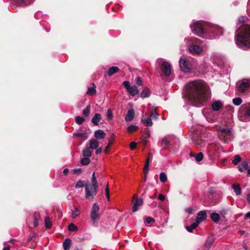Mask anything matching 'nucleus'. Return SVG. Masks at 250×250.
Segmentation results:
<instances>
[{
	"label": "nucleus",
	"mask_w": 250,
	"mask_h": 250,
	"mask_svg": "<svg viewBox=\"0 0 250 250\" xmlns=\"http://www.w3.org/2000/svg\"><path fill=\"white\" fill-rule=\"evenodd\" d=\"M136 143H135V142H132L130 144V148L131 150H133L136 148Z\"/></svg>",
	"instance_id": "55"
},
{
	"label": "nucleus",
	"mask_w": 250,
	"mask_h": 250,
	"mask_svg": "<svg viewBox=\"0 0 250 250\" xmlns=\"http://www.w3.org/2000/svg\"><path fill=\"white\" fill-rule=\"evenodd\" d=\"M190 41L192 42V44L188 45L189 51L193 54H201L203 51V48L199 46L201 43V40L197 38H191Z\"/></svg>",
	"instance_id": "4"
},
{
	"label": "nucleus",
	"mask_w": 250,
	"mask_h": 250,
	"mask_svg": "<svg viewBox=\"0 0 250 250\" xmlns=\"http://www.w3.org/2000/svg\"><path fill=\"white\" fill-rule=\"evenodd\" d=\"M69 171V169L68 168H64L63 171V173L65 174V175H67L68 172Z\"/></svg>",
	"instance_id": "62"
},
{
	"label": "nucleus",
	"mask_w": 250,
	"mask_h": 250,
	"mask_svg": "<svg viewBox=\"0 0 250 250\" xmlns=\"http://www.w3.org/2000/svg\"><path fill=\"white\" fill-rule=\"evenodd\" d=\"M160 68L166 76H169L171 73V65L167 62H163L160 66Z\"/></svg>",
	"instance_id": "11"
},
{
	"label": "nucleus",
	"mask_w": 250,
	"mask_h": 250,
	"mask_svg": "<svg viewBox=\"0 0 250 250\" xmlns=\"http://www.w3.org/2000/svg\"><path fill=\"white\" fill-rule=\"evenodd\" d=\"M114 138L115 135L114 134H112L108 140V146H111L114 140Z\"/></svg>",
	"instance_id": "51"
},
{
	"label": "nucleus",
	"mask_w": 250,
	"mask_h": 250,
	"mask_svg": "<svg viewBox=\"0 0 250 250\" xmlns=\"http://www.w3.org/2000/svg\"><path fill=\"white\" fill-rule=\"evenodd\" d=\"M45 224L47 229H50L52 227V223L51 219L49 217H46L45 218Z\"/></svg>",
	"instance_id": "32"
},
{
	"label": "nucleus",
	"mask_w": 250,
	"mask_h": 250,
	"mask_svg": "<svg viewBox=\"0 0 250 250\" xmlns=\"http://www.w3.org/2000/svg\"><path fill=\"white\" fill-rule=\"evenodd\" d=\"M193 141L194 142V143L197 146H201L202 143H203V141L201 139H198L197 140H195V136H193L192 137Z\"/></svg>",
	"instance_id": "41"
},
{
	"label": "nucleus",
	"mask_w": 250,
	"mask_h": 250,
	"mask_svg": "<svg viewBox=\"0 0 250 250\" xmlns=\"http://www.w3.org/2000/svg\"><path fill=\"white\" fill-rule=\"evenodd\" d=\"M232 102L234 104L236 105H239L241 104L242 100L241 98L238 97L234 98L232 100Z\"/></svg>",
	"instance_id": "40"
},
{
	"label": "nucleus",
	"mask_w": 250,
	"mask_h": 250,
	"mask_svg": "<svg viewBox=\"0 0 250 250\" xmlns=\"http://www.w3.org/2000/svg\"><path fill=\"white\" fill-rule=\"evenodd\" d=\"M160 180L162 183H165L167 180V176L165 172L160 174Z\"/></svg>",
	"instance_id": "38"
},
{
	"label": "nucleus",
	"mask_w": 250,
	"mask_h": 250,
	"mask_svg": "<svg viewBox=\"0 0 250 250\" xmlns=\"http://www.w3.org/2000/svg\"><path fill=\"white\" fill-rule=\"evenodd\" d=\"M152 159V154L150 153H149L148 157L146 161L144 167V172L146 175L149 170V166L150 160Z\"/></svg>",
	"instance_id": "18"
},
{
	"label": "nucleus",
	"mask_w": 250,
	"mask_h": 250,
	"mask_svg": "<svg viewBox=\"0 0 250 250\" xmlns=\"http://www.w3.org/2000/svg\"><path fill=\"white\" fill-rule=\"evenodd\" d=\"M203 154L202 152H199L195 156V160L197 162H200L203 160Z\"/></svg>",
	"instance_id": "45"
},
{
	"label": "nucleus",
	"mask_w": 250,
	"mask_h": 250,
	"mask_svg": "<svg viewBox=\"0 0 250 250\" xmlns=\"http://www.w3.org/2000/svg\"><path fill=\"white\" fill-rule=\"evenodd\" d=\"M101 115L100 114L96 113L91 120V122L94 125H97L99 122L101 120Z\"/></svg>",
	"instance_id": "23"
},
{
	"label": "nucleus",
	"mask_w": 250,
	"mask_h": 250,
	"mask_svg": "<svg viewBox=\"0 0 250 250\" xmlns=\"http://www.w3.org/2000/svg\"><path fill=\"white\" fill-rule=\"evenodd\" d=\"M96 86L94 83L91 84V86L88 88L87 91L86 92L87 94L89 95H94L96 94Z\"/></svg>",
	"instance_id": "25"
},
{
	"label": "nucleus",
	"mask_w": 250,
	"mask_h": 250,
	"mask_svg": "<svg viewBox=\"0 0 250 250\" xmlns=\"http://www.w3.org/2000/svg\"><path fill=\"white\" fill-rule=\"evenodd\" d=\"M204 23L197 21L193 23L191 25V28L192 32L200 37H203L204 32H208L206 26L204 25Z\"/></svg>",
	"instance_id": "5"
},
{
	"label": "nucleus",
	"mask_w": 250,
	"mask_h": 250,
	"mask_svg": "<svg viewBox=\"0 0 250 250\" xmlns=\"http://www.w3.org/2000/svg\"><path fill=\"white\" fill-rule=\"evenodd\" d=\"M90 161L89 159L88 158H83L81 161V164L83 165H88L90 163Z\"/></svg>",
	"instance_id": "47"
},
{
	"label": "nucleus",
	"mask_w": 250,
	"mask_h": 250,
	"mask_svg": "<svg viewBox=\"0 0 250 250\" xmlns=\"http://www.w3.org/2000/svg\"><path fill=\"white\" fill-rule=\"evenodd\" d=\"M105 194H106L107 199L109 201L110 197H109V189L108 188V183H107L106 187L105 188Z\"/></svg>",
	"instance_id": "50"
},
{
	"label": "nucleus",
	"mask_w": 250,
	"mask_h": 250,
	"mask_svg": "<svg viewBox=\"0 0 250 250\" xmlns=\"http://www.w3.org/2000/svg\"><path fill=\"white\" fill-rule=\"evenodd\" d=\"M250 86V80L243 79L240 82L238 86V91L240 92H244Z\"/></svg>",
	"instance_id": "9"
},
{
	"label": "nucleus",
	"mask_w": 250,
	"mask_h": 250,
	"mask_svg": "<svg viewBox=\"0 0 250 250\" xmlns=\"http://www.w3.org/2000/svg\"><path fill=\"white\" fill-rule=\"evenodd\" d=\"M213 62L214 64H216L218 66H220L221 68V66H222V64H219L217 62V60L216 59V58L214 56V58L213 59Z\"/></svg>",
	"instance_id": "58"
},
{
	"label": "nucleus",
	"mask_w": 250,
	"mask_h": 250,
	"mask_svg": "<svg viewBox=\"0 0 250 250\" xmlns=\"http://www.w3.org/2000/svg\"><path fill=\"white\" fill-rule=\"evenodd\" d=\"M99 144V142L95 139H93L89 141V145L90 148L92 149H96L98 147Z\"/></svg>",
	"instance_id": "24"
},
{
	"label": "nucleus",
	"mask_w": 250,
	"mask_h": 250,
	"mask_svg": "<svg viewBox=\"0 0 250 250\" xmlns=\"http://www.w3.org/2000/svg\"><path fill=\"white\" fill-rule=\"evenodd\" d=\"M133 203L132 211L135 212L138 209V208L142 206L143 201L142 199L139 198L137 195L134 194L132 199Z\"/></svg>",
	"instance_id": "8"
},
{
	"label": "nucleus",
	"mask_w": 250,
	"mask_h": 250,
	"mask_svg": "<svg viewBox=\"0 0 250 250\" xmlns=\"http://www.w3.org/2000/svg\"><path fill=\"white\" fill-rule=\"evenodd\" d=\"M247 200L249 203H250V193L247 195Z\"/></svg>",
	"instance_id": "64"
},
{
	"label": "nucleus",
	"mask_w": 250,
	"mask_h": 250,
	"mask_svg": "<svg viewBox=\"0 0 250 250\" xmlns=\"http://www.w3.org/2000/svg\"><path fill=\"white\" fill-rule=\"evenodd\" d=\"M207 217V212L205 210H202L199 212L196 216V221L199 224L206 219Z\"/></svg>",
	"instance_id": "16"
},
{
	"label": "nucleus",
	"mask_w": 250,
	"mask_h": 250,
	"mask_svg": "<svg viewBox=\"0 0 250 250\" xmlns=\"http://www.w3.org/2000/svg\"><path fill=\"white\" fill-rule=\"evenodd\" d=\"M105 133L104 132L103 130H97L95 131L94 136L96 139H102L105 138Z\"/></svg>",
	"instance_id": "21"
},
{
	"label": "nucleus",
	"mask_w": 250,
	"mask_h": 250,
	"mask_svg": "<svg viewBox=\"0 0 250 250\" xmlns=\"http://www.w3.org/2000/svg\"><path fill=\"white\" fill-rule=\"evenodd\" d=\"M149 90L148 88H145L141 93V96L143 98H146L149 96Z\"/></svg>",
	"instance_id": "34"
},
{
	"label": "nucleus",
	"mask_w": 250,
	"mask_h": 250,
	"mask_svg": "<svg viewBox=\"0 0 250 250\" xmlns=\"http://www.w3.org/2000/svg\"><path fill=\"white\" fill-rule=\"evenodd\" d=\"M90 111V106L88 105L84 109H83V113L85 116H88Z\"/></svg>",
	"instance_id": "46"
},
{
	"label": "nucleus",
	"mask_w": 250,
	"mask_h": 250,
	"mask_svg": "<svg viewBox=\"0 0 250 250\" xmlns=\"http://www.w3.org/2000/svg\"><path fill=\"white\" fill-rule=\"evenodd\" d=\"M119 71V69L117 66H112L110 67L107 72L108 76H111L115 73L118 72Z\"/></svg>",
	"instance_id": "26"
},
{
	"label": "nucleus",
	"mask_w": 250,
	"mask_h": 250,
	"mask_svg": "<svg viewBox=\"0 0 250 250\" xmlns=\"http://www.w3.org/2000/svg\"><path fill=\"white\" fill-rule=\"evenodd\" d=\"M127 91L132 96H135L139 93V90L136 85L131 86Z\"/></svg>",
	"instance_id": "20"
},
{
	"label": "nucleus",
	"mask_w": 250,
	"mask_h": 250,
	"mask_svg": "<svg viewBox=\"0 0 250 250\" xmlns=\"http://www.w3.org/2000/svg\"><path fill=\"white\" fill-rule=\"evenodd\" d=\"M85 186V185H84V182L83 181L79 180L76 183L75 188H83Z\"/></svg>",
	"instance_id": "44"
},
{
	"label": "nucleus",
	"mask_w": 250,
	"mask_h": 250,
	"mask_svg": "<svg viewBox=\"0 0 250 250\" xmlns=\"http://www.w3.org/2000/svg\"><path fill=\"white\" fill-rule=\"evenodd\" d=\"M186 92L189 101L195 106H203L209 98L208 85L200 80L188 83L186 84Z\"/></svg>",
	"instance_id": "1"
},
{
	"label": "nucleus",
	"mask_w": 250,
	"mask_h": 250,
	"mask_svg": "<svg viewBox=\"0 0 250 250\" xmlns=\"http://www.w3.org/2000/svg\"><path fill=\"white\" fill-rule=\"evenodd\" d=\"M233 188L237 195H240L241 193L240 186L239 185H233Z\"/></svg>",
	"instance_id": "35"
},
{
	"label": "nucleus",
	"mask_w": 250,
	"mask_h": 250,
	"mask_svg": "<svg viewBox=\"0 0 250 250\" xmlns=\"http://www.w3.org/2000/svg\"><path fill=\"white\" fill-rule=\"evenodd\" d=\"M123 85L126 88V90H127L131 86L130 85V83L128 81H124L123 82Z\"/></svg>",
	"instance_id": "53"
},
{
	"label": "nucleus",
	"mask_w": 250,
	"mask_h": 250,
	"mask_svg": "<svg viewBox=\"0 0 250 250\" xmlns=\"http://www.w3.org/2000/svg\"><path fill=\"white\" fill-rule=\"evenodd\" d=\"M91 185L92 186V187H94V190H93L92 192V194H97L98 192V183L97 181L96 180V177H95V172L93 173L92 177L91 178Z\"/></svg>",
	"instance_id": "17"
},
{
	"label": "nucleus",
	"mask_w": 250,
	"mask_h": 250,
	"mask_svg": "<svg viewBox=\"0 0 250 250\" xmlns=\"http://www.w3.org/2000/svg\"><path fill=\"white\" fill-rule=\"evenodd\" d=\"M222 106L223 104L219 100L213 102L211 104L212 109L215 111H218L222 107Z\"/></svg>",
	"instance_id": "19"
},
{
	"label": "nucleus",
	"mask_w": 250,
	"mask_h": 250,
	"mask_svg": "<svg viewBox=\"0 0 250 250\" xmlns=\"http://www.w3.org/2000/svg\"><path fill=\"white\" fill-rule=\"evenodd\" d=\"M185 211L190 214L192 213L193 209L192 207H189L185 209Z\"/></svg>",
	"instance_id": "56"
},
{
	"label": "nucleus",
	"mask_w": 250,
	"mask_h": 250,
	"mask_svg": "<svg viewBox=\"0 0 250 250\" xmlns=\"http://www.w3.org/2000/svg\"><path fill=\"white\" fill-rule=\"evenodd\" d=\"M102 152V148H98V149H97L96 150V153L97 154H98L101 153Z\"/></svg>",
	"instance_id": "61"
},
{
	"label": "nucleus",
	"mask_w": 250,
	"mask_h": 250,
	"mask_svg": "<svg viewBox=\"0 0 250 250\" xmlns=\"http://www.w3.org/2000/svg\"><path fill=\"white\" fill-rule=\"evenodd\" d=\"M241 158L239 155H235L234 157V159L232 161V163L234 165H237L241 161Z\"/></svg>",
	"instance_id": "42"
},
{
	"label": "nucleus",
	"mask_w": 250,
	"mask_h": 250,
	"mask_svg": "<svg viewBox=\"0 0 250 250\" xmlns=\"http://www.w3.org/2000/svg\"><path fill=\"white\" fill-rule=\"evenodd\" d=\"M94 190V187H92V185L86 183L85 186V198L89 200L93 199L94 197L96 194H92V192Z\"/></svg>",
	"instance_id": "10"
},
{
	"label": "nucleus",
	"mask_w": 250,
	"mask_h": 250,
	"mask_svg": "<svg viewBox=\"0 0 250 250\" xmlns=\"http://www.w3.org/2000/svg\"><path fill=\"white\" fill-rule=\"evenodd\" d=\"M99 210V208L97 204L95 203L93 205L92 210L91 213V218L92 220L95 222L98 218L99 214L98 211Z\"/></svg>",
	"instance_id": "12"
},
{
	"label": "nucleus",
	"mask_w": 250,
	"mask_h": 250,
	"mask_svg": "<svg viewBox=\"0 0 250 250\" xmlns=\"http://www.w3.org/2000/svg\"><path fill=\"white\" fill-rule=\"evenodd\" d=\"M83 154L85 157H90L92 155V152L88 148H85L83 151Z\"/></svg>",
	"instance_id": "37"
},
{
	"label": "nucleus",
	"mask_w": 250,
	"mask_h": 250,
	"mask_svg": "<svg viewBox=\"0 0 250 250\" xmlns=\"http://www.w3.org/2000/svg\"><path fill=\"white\" fill-rule=\"evenodd\" d=\"M155 221L154 219L150 217H148L146 219L145 223L147 225Z\"/></svg>",
	"instance_id": "49"
},
{
	"label": "nucleus",
	"mask_w": 250,
	"mask_h": 250,
	"mask_svg": "<svg viewBox=\"0 0 250 250\" xmlns=\"http://www.w3.org/2000/svg\"><path fill=\"white\" fill-rule=\"evenodd\" d=\"M245 219H250V211L247 212L245 215Z\"/></svg>",
	"instance_id": "60"
},
{
	"label": "nucleus",
	"mask_w": 250,
	"mask_h": 250,
	"mask_svg": "<svg viewBox=\"0 0 250 250\" xmlns=\"http://www.w3.org/2000/svg\"><path fill=\"white\" fill-rule=\"evenodd\" d=\"M150 116L151 119H157L158 117V114L155 112V111H152L150 114H148Z\"/></svg>",
	"instance_id": "48"
},
{
	"label": "nucleus",
	"mask_w": 250,
	"mask_h": 250,
	"mask_svg": "<svg viewBox=\"0 0 250 250\" xmlns=\"http://www.w3.org/2000/svg\"><path fill=\"white\" fill-rule=\"evenodd\" d=\"M84 121V119L83 117L77 116L75 118V122L78 125L82 124Z\"/></svg>",
	"instance_id": "43"
},
{
	"label": "nucleus",
	"mask_w": 250,
	"mask_h": 250,
	"mask_svg": "<svg viewBox=\"0 0 250 250\" xmlns=\"http://www.w3.org/2000/svg\"><path fill=\"white\" fill-rule=\"evenodd\" d=\"M68 229L71 231H76L78 230L77 227L73 223L70 224L68 226Z\"/></svg>",
	"instance_id": "39"
},
{
	"label": "nucleus",
	"mask_w": 250,
	"mask_h": 250,
	"mask_svg": "<svg viewBox=\"0 0 250 250\" xmlns=\"http://www.w3.org/2000/svg\"><path fill=\"white\" fill-rule=\"evenodd\" d=\"M179 65L181 70L184 72H188L192 68L189 60L185 56L181 57L179 61Z\"/></svg>",
	"instance_id": "7"
},
{
	"label": "nucleus",
	"mask_w": 250,
	"mask_h": 250,
	"mask_svg": "<svg viewBox=\"0 0 250 250\" xmlns=\"http://www.w3.org/2000/svg\"><path fill=\"white\" fill-rule=\"evenodd\" d=\"M107 117L108 119H112L113 117V113L110 109H108L107 111Z\"/></svg>",
	"instance_id": "54"
},
{
	"label": "nucleus",
	"mask_w": 250,
	"mask_h": 250,
	"mask_svg": "<svg viewBox=\"0 0 250 250\" xmlns=\"http://www.w3.org/2000/svg\"><path fill=\"white\" fill-rule=\"evenodd\" d=\"M134 117V111L133 109H130L128 110L127 113L125 118V120L126 122L131 121Z\"/></svg>",
	"instance_id": "22"
},
{
	"label": "nucleus",
	"mask_w": 250,
	"mask_h": 250,
	"mask_svg": "<svg viewBox=\"0 0 250 250\" xmlns=\"http://www.w3.org/2000/svg\"><path fill=\"white\" fill-rule=\"evenodd\" d=\"M210 218L215 223H217L220 219L219 214L216 212L212 213L210 215Z\"/></svg>",
	"instance_id": "29"
},
{
	"label": "nucleus",
	"mask_w": 250,
	"mask_h": 250,
	"mask_svg": "<svg viewBox=\"0 0 250 250\" xmlns=\"http://www.w3.org/2000/svg\"><path fill=\"white\" fill-rule=\"evenodd\" d=\"M171 140V137L169 136H166L164 137L162 141V145L163 146H167Z\"/></svg>",
	"instance_id": "31"
},
{
	"label": "nucleus",
	"mask_w": 250,
	"mask_h": 250,
	"mask_svg": "<svg viewBox=\"0 0 250 250\" xmlns=\"http://www.w3.org/2000/svg\"><path fill=\"white\" fill-rule=\"evenodd\" d=\"M249 19L247 17L241 16L238 19V23L242 24L238 32L236 43L243 49L250 47V24H246Z\"/></svg>",
	"instance_id": "2"
},
{
	"label": "nucleus",
	"mask_w": 250,
	"mask_h": 250,
	"mask_svg": "<svg viewBox=\"0 0 250 250\" xmlns=\"http://www.w3.org/2000/svg\"><path fill=\"white\" fill-rule=\"evenodd\" d=\"M218 133L219 139L225 143L231 141L233 137L231 131L229 128H220Z\"/></svg>",
	"instance_id": "6"
},
{
	"label": "nucleus",
	"mask_w": 250,
	"mask_h": 250,
	"mask_svg": "<svg viewBox=\"0 0 250 250\" xmlns=\"http://www.w3.org/2000/svg\"><path fill=\"white\" fill-rule=\"evenodd\" d=\"M136 83L138 85H142L143 84V82L142 81V79L140 77H137L136 80Z\"/></svg>",
	"instance_id": "52"
},
{
	"label": "nucleus",
	"mask_w": 250,
	"mask_h": 250,
	"mask_svg": "<svg viewBox=\"0 0 250 250\" xmlns=\"http://www.w3.org/2000/svg\"><path fill=\"white\" fill-rule=\"evenodd\" d=\"M248 162L244 161L238 166V169L240 172H243L244 170L247 169L248 168Z\"/></svg>",
	"instance_id": "28"
},
{
	"label": "nucleus",
	"mask_w": 250,
	"mask_h": 250,
	"mask_svg": "<svg viewBox=\"0 0 250 250\" xmlns=\"http://www.w3.org/2000/svg\"><path fill=\"white\" fill-rule=\"evenodd\" d=\"M141 121L142 123L146 126H151L153 125L150 116L147 114L143 115Z\"/></svg>",
	"instance_id": "14"
},
{
	"label": "nucleus",
	"mask_w": 250,
	"mask_h": 250,
	"mask_svg": "<svg viewBox=\"0 0 250 250\" xmlns=\"http://www.w3.org/2000/svg\"><path fill=\"white\" fill-rule=\"evenodd\" d=\"M80 210L77 207H76L74 210L72 211L71 217L72 218H75L78 216L80 214Z\"/></svg>",
	"instance_id": "36"
},
{
	"label": "nucleus",
	"mask_w": 250,
	"mask_h": 250,
	"mask_svg": "<svg viewBox=\"0 0 250 250\" xmlns=\"http://www.w3.org/2000/svg\"><path fill=\"white\" fill-rule=\"evenodd\" d=\"M71 245V240L70 239H66L63 242V247L64 250H69Z\"/></svg>",
	"instance_id": "27"
},
{
	"label": "nucleus",
	"mask_w": 250,
	"mask_h": 250,
	"mask_svg": "<svg viewBox=\"0 0 250 250\" xmlns=\"http://www.w3.org/2000/svg\"><path fill=\"white\" fill-rule=\"evenodd\" d=\"M199 223L195 221L193 223H192L190 226H186V229L189 232H192L193 229H195L196 227H197L199 225Z\"/></svg>",
	"instance_id": "30"
},
{
	"label": "nucleus",
	"mask_w": 250,
	"mask_h": 250,
	"mask_svg": "<svg viewBox=\"0 0 250 250\" xmlns=\"http://www.w3.org/2000/svg\"><path fill=\"white\" fill-rule=\"evenodd\" d=\"M138 128L139 127L137 125H130L127 127V130L129 133H132L137 130Z\"/></svg>",
	"instance_id": "33"
},
{
	"label": "nucleus",
	"mask_w": 250,
	"mask_h": 250,
	"mask_svg": "<svg viewBox=\"0 0 250 250\" xmlns=\"http://www.w3.org/2000/svg\"><path fill=\"white\" fill-rule=\"evenodd\" d=\"M82 170L81 168H77L74 169V172L75 173H81Z\"/></svg>",
	"instance_id": "59"
},
{
	"label": "nucleus",
	"mask_w": 250,
	"mask_h": 250,
	"mask_svg": "<svg viewBox=\"0 0 250 250\" xmlns=\"http://www.w3.org/2000/svg\"><path fill=\"white\" fill-rule=\"evenodd\" d=\"M238 117L242 122H248L250 120V104L242 105L238 111Z\"/></svg>",
	"instance_id": "3"
},
{
	"label": "nucleus",
	"mask_w": 250,
	"mask_h": 250,
	"mask_svg": "<svg viewBox=\"0 0 250 250\" xmlns=\"http://www.w3.org/2000/svg\"><path fill=\"white\" fill-rule=\"evenodd\" d=\"M208 32L212 33L216 36H218L223 34V29L217 26L211 25L209 27Z\"/></svg>",
	"instance_id": "13"
},
{
	"label": "nucleus",
	"mask_w": 250,
	"mask_h": 250,
	"mask_svg": "<svg viewBox=\"0 0 250 250\" xmlns=\"http://www.w3.org/2000/svg\"><path fill=\"white\" fill-rule=\"evenodd\" d=\"M74 135L77 137H82L83 135V134L82 133H75Z\"/></svg>",
	"instance_id": "63"
},
{
	"label": "nucleus",
	"mask_w": 250,
	"mask_h": 250,
	"mask_svg": "<svg viewBox=\"0 0 250 250\" xmlns=\"http://www.w3.org/2000/svg\"><path fill=\"white\" fill-rule=\"evenodd\" d=\"M158 198L159 200H160L161 201H165V199H166L165 196L161 194L159 195Z\"/></svg>",
	"instance_id": "57"
},
{
	"label": "nucleus",
	"mask_w": 250,
	"mask_h": 250,
	"mask_svg": "<svg viewBox=\"0 0 250 250\" xmlns=\"http://www.w3.org/2000/svg\"><path fill=\"white\" fill-rule=\"evenodd\" d=\"M214 241L215 239L213 237H208L204 245V250H209L212 247Z\"/></svg>",
	"instance_id": "15"
}]
</instances>
